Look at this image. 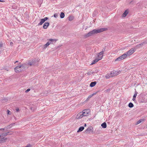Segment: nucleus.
I'll return each mask as SVG.
<instances>
[{
    "label": "nucleus",
    "mask_w": 147,
    "mask_h": 147,
    "mask_svg": "<svg viewBox=\"0 0 147 147\" xmlns=\"http://www.w3.org/2000/svg\"><path fill=\"white\" fill-rule=\"evenodd\" d=\"M60 18H63L65 17V14L63 12H61L60 16Z\"/></svg>",
    "instance_id": "nucleus-24"
},
{
    "label": "nucleus",
    "mask_w": 147,
    "mask_h": 147,
    "mask_svg": "<svg viewBox=\"0 0 147 147\" xmlns=\"http://www.w3.org/2000/svg\"><path fill=\"white\" fill-rule=\"evenodd\" d=\"M7 139L6 138H4L3 137V136L0 135V143H3L5 142V141Z\"/></svg>",
    "instance_id": "nucleus-10"
},
{
    "label": "nucleus",
    "mask_w": 147,
    "mask_h": 147,
    "mask_svg": "<svg viewBox=\"0 0 147 147\" xmlns=\"http://www.w3.org/2000/svg\"><path fill=\"white\" fill-rule=\"evenodd\" d=\"M133 104L131 102H130L128 104V107L130 108H132L134 107Z\"/></svg>",
    "instance_id": "nucleus-25"
},
{
    "label": "nucleus",
    "mask_w": 147,
    "mask_h": 147,
    "mask_svg": "<svg viewBox=\"0 0 147 147\" xmlns=\"http://www.w3.org/2000/svg\"><path fill=\"white\" fill-rule=\"evenodd\" d=\"M4 130V128H1V129H0V130H1V131H2V130L3 131Z\"/></svg>",
    "instance_id": "nucleus-42"
},
{
    "label": "nucleus",
    "mask_w": 147,
    "mask_h": 147,
    "mask_svg": "<svg viewBox=\"0 0 147 147\" xmlns=\"http://www.w3.org/2000/svg\"><path fill=\"white\" fill-rule=\"evenodd\" d=\"M14 124H15V123L11 124H10L9 125V126L10 127H12V126H13V125Z\"/></svg>",
    "instance_id": "nucleus-37"
},
{
    "label": "nucleus",
    "mask_w": 147,
    "mask_h": 147,
    "mask_svg": "<svg viewBox=\"0 0 147 147\" xmlns=\"http://www.w3.org/2000/svg\"><path fill=\"white\" fill-rule=\"evenodd\" d=\"M7 114L8 115H11V111L9 110H7Z\"/></svg>",
    "instance_id": "nucleus-32"
},
{
    "label": "nucleus",
    "mask_w": 147,
    "mask_h": 147,
    "mask_svg": "<svg viewBox=\"0 0 147 147\" xmlns=\"http://www.w3.org/2000/svg\"><path fill=\"white\" fill-rule=\"evenodd\" d=\"M18 62V61H16L15 62V63H17Z\"/></svg>",
    "instance_id": "nucleus-45"
},
{
    "label": "nucleus",
    "mask_w": 147,
    "mask_h": 147,
    "mask_svg": "<svg viewBox=\"0 0 147 147\" xmlns=\"http://www.w3.org/2000/svg\"><path fill=\"white\" fill-rule=\"evenodd\" d=\"M97 92H95L94 93L92 94L93 96V95L96 94H97Z\"/></svg>",
    "instance_id": "nucleus-39"
},
{
    "label": "nucleus",
    "mask_w": 147,
    "mask_h": 147,
    "mask_svg": "<svg viewBox=\"0 0 147 147\" xmlns=\"http://www.w3.org/2000/svg\"><path fill=\"white\" fill-rule=\"evenodd\" d=\"M13 43L12 42H10V45H11V46H12L13 45Z\"/></svg>",
    "instance_id": "nucleus-40"
},
{
    "label": "nucleus",
    "mask_w": 147,
    "mask_h": 147,
    "mask_svg": "<svg viewBox=\"0 0 147 147\" xmlns=\"http://www.w3.org/2000/svg\"><path fill=\"white\" fill-rule=\"evenodd\" d=\"M36 61V60L35 59H32L29 61L28 64L30 66L35 65Z\"/></svg>",
    "instance_id": "nucleus-5"
},
{
    "label": "nucleus",
    "mask_w": 147,
    "mask_h": 147,
    "mask_svg": "<svg viewBox=\"0 0 147 147\" xmlns=\"http://www.w3.org/2000/svg\"><path fill=\"white\" fill-rule=\"evenodd\" d=\"M119 74V72L116 71H112L110 73L111 77H113L114 76H117Z\"/></svg>",
    "instance_id": "nucleus-8"
},
{
    "label": "nucleus",
    "mask_w": 147,
    "mask_h": 147,
    "mask_svg": "<svg viewBox=\"0 0 147 147\" xmlns=\"http://www.w3.org/2000/svg\"><path fill=\"white\" fill-rule=\"evenodd\" d=\"M93 73V72H92L91 71H89V72H88L87 73V74L88 75H90L91 74H92Z\"/></svg>",
    "instance_id": "nucleus-30"
},
{
    "label": "nucleus",
    "mask_w": 147,
    "mask_h": 147,
    "mask_svg": "<svg viewBox=\"0 0 147 147\" xmlns=\"http://www.w3.org/2000/svg\"><path fill=\"white\" fill-rule=\"evenodd\" d=\"M89 111V109H85L84 110L82 113H83L84 116H86L88 115Z\"/></svg>",
    "instance_id": "nucleus-6"
},
{
    "label": "nucleus",
    "mask_w": 147,
    "mask_h": 147,
    "mask_svg": "<svg viewBox=\"0 0 147 147\" xmlns=\"http://www.w3.org/2000/svg\"><path fill=\"white\" fill-rule=\"evenodd\" d=\"M9 132H7V133H5V134H2V136H6L7 135H9L10 134H9Z\"/></svg>",
    "instance_id": "nucleus-28"
},
{
    "label": "nucleus",
    "mask_w": 147,
    "mask_h": 147,
    "mask_svg": "<svg viewBox=\"0 0 147 147\" xmlns=\"http://www.w3.org/2000/svg\"><path fill=\"white\" fill-rule=\"evenodd\" d=\"M48 18L47 17H45L44 18L42 19L45 22L48 19Z\"/></svg>",
    "instance_id": "nucleus-33"
},
{
    "label": "nucleus",
    "mask_w": 147,
    "mask_h": 147,
    "mask_svg": "<svg viewBox=\"0 0 147 147\" xmlns=\"http://www.w3.org/2000/svg\"><path fill=\"white\" fill-rule=\"evenodd\" d=\"M16 111H17V112H18V111H19V108H17V109H16Z\"/></svg>",
    "instance_id": "nucleus-41"
},
{
    "label": "nucleus",
    "mask_w": 147,
    "mask_h": 147,
    "mask_svg": "<svg viewBox=\"0 0 147 147\" xmlns=\"http://www.w3.org/2000/svg\"><path fill=\"white\" fill-rule=\"evenodd\" d=\"M51 43V42H48L47 43H46L44 45V48L46 49L50 45Z\"/></svg>",
    "instance_id": "nucleus-16"
},
{
    "label": "nucleus",
    "mask_w": 147,
    "mask_h": 147,
    "mask_svg": "<svg viewBox=\"0 0 147 147\" xmlns=\"http://www.w3.org/2000/svg\"><path fill=\"white\" fill-rule=\"evenodd\" d=\"M91 130V128L90 127H88V128L86 130V131H87H87H90Z\"/></svg>",
    "instance_id": "nucleus-31"
},
{
    "label": "nucleus",
    "mask_w": 147,
    "mask_h": 147,
    "mask_svg": "<svg viewBox=\"0 0 147 147\" xmlns=\"http://www.w3.org/2000/svg\"><path fill=\"white\" fill-rule=\"evenodd\" d=\"M128 13V11L127 10H125L122 14V16L123 17H125Z\"/></svg>",
    "instance_id": "nucleus-14"
},
{
    "label": "nucleus",
    "mask_w": 147,
    "mask_h": 147,
    "mask_svg": "<svg viewBox=\"0 0 147 147\" xmlns=\"http://www.w3.org/2000/svg\"><path fill=\"white\" fill-rule=\"evenodd\" d=\"M144 121V120L143 119H140L139 120V121H138L136 122V125H137L140 123L142 122H143V121Z\"/></svg>",
    "instance_id": "nucleus-22"
},
{
    "label": "nucleus",
    "mask_w": 147,
    "mask_h": 147,
    "mask_svg": "<svg viewBox=\"0 0 147 147\" xmlns=\"http://www.w3.org/2000/svg\"><path fill=\"white\" fill-rule=\"evenodd\" d=\"M86 123L84 124V126L85 127H86Z\"/></svg>",
    "instance_id": "nucleus-44"
},
{
    "label": "nucleus",
    "mask_w": 147,
    "mask_h": 147,
    "mask_svg": "<svg viewBox=\"0 0 147 147\" xmlns=\"http://www.w3.org/2000/svg\"><path fill=\"white\" fill-rule=\"evenodd\" d=\"M30 89L29 88H28V89H27L25 91V92L26 93H27L29 91H30Z\"/></svg>",
    "instance_id": "nucleus-35"
},
{
    "label": "nucleus",
    "mask_w": 147,
    "mask_h": 147,
    "mask_svg": "<svg viewBox=\"0 0 147 147\" xmlns=\"http://www.w3.org/2000/svg\"><path fill=\"white\" fill-rule=\"evenodd\" d=\"M135 51V50L132 49H131L127 51L126 54L127 55V56H130Z\"/></svg>",
    "instance_id": "nucleus-7"
},
{
    "label": "nucleus",
    "mask_w": 147,
    "mask_h": 147,
    "mask_svg": "<svg viewBox=\"0 0 147 147\" xmlns=\"http://www.w3.org/2000/svg\"><path fill=\"white\" fill-rule=\"evenodd\" d=\"M84 129V127L83 126L80 127L79 128V129L78 130L77 132H81L83 131Z\"/></svg>",
    "instance_id": "nucleus-17"
},
{
    "label": "nucleus",
    "mask_w": 147,
    "mask_h": 147,
    "mask_svg": "<svg viewBox=\"0 0 147 147\" xmlns=\"http://www.w3.org/2000/svg\"><path fill=\"white\" fill-rule=\"evenodd\" d=\"M96 83V82H92L90 84V86L91 87H93L95 85Z\"/></svg>",
    "instance_id": "nucleus-15"
},
{
    "label": "nucleus",
    "mask_w": 147,
    "mask_h": 147,
    "mask_svg": "<svg viewBox=\"0 0 147 147\" xmlns=\"http://www.w3.org/2000/svg\"><path fill=\"white\" fill-rule=\"evenodd\" d=\"M4 44V43H3L2 42H1L0 43V47L1 48L3 47Z\"/></svg>",
    "instance_id": "nucleus-29"
},
{
    "label": "nucleus",
    "mask_w": 147,
    "mask_h": 147,
    "mask_svg": "<svg viewBox=\"0 0 147 147\" xmlns=\"http://www.w3.org/2000/svg\"><path fill=\"white\" fill-rule=\"evenodd\" d=\"M49 24L48 23V22H45L43 26V28L45 29H46L49 26Z\"/></svg>",
    "instance_id": "nucleus-12"
},
{
    "label": "nucleus",
    "mask_w": 147,
    "mask_h": 147,
    "mask_svg": "<svg viewBox=\"0 0 147 147\" xmlns=\"http://www.w3.org/2000/svg\"><path fill=\"white\" fill-rule=\"evenodd\" d=\"M27 68V64L26 63H24L22 64H20L19 66L16 67L14 68V70L16 73H19L24 71Z\"/></svg>",
    "instance_id": "nucleus-2"
},
{
    "label": "nucleus",
    "mask_w": 147,
    "mask_h": 147,
    "mask_svg": "<svg viewBox=\"0 0 147 147\" xmlns=\"http://www.w3.org/2000/svg\"><path fill=\"white\" fill-rule=\"evenodd\" d=\"M127 56V55L126 54H124L116 59L115 60V62L116 61H120L121 60L125 59L126 57Z\"/></svg>",
    "instance_id": "nucleus-4"
},
{
    "label": "nucleus",
    "mask_w": 147,
    "mask_h": 147,
    "mask_svg": "<svg viewBox=\"0 0 147 147\" xmlns=\"http://www.w3.org/2000/svg\"><path fill=\"white\" fill-rule=\"evenodd\" d=\"M84 116L83 115V113H82V112H80L76 116V118L77 119H81Z\"/></svg>",
    "instance_id": "nucleus-9"
},
{
    "label": "nucleus",
    "mask_w": 147,
    "mask_h": 147,
    "mask_svg": "<svg viewBox=\"0 0 147 147\" xmlns=\"http://www.w3.org/2000/svg\"><path fill=\"white\" fill-rule=\"evenodd\" d=\"M111 74H110H110H107L105 76V78L107 79H108L110 78L111 77Z\"/></svg>",
    "instance_id": "nucleus-19"
},
{
    "label": "nucleus",
    "mask_w": 147,
    "mask_h": 147,
    "mask_svg": "<svg viewBox=\"0 0 147 147\" xmlns=\"http://www.w3.org/2000/svg\"><path fill=\"white\" fill-rule=\"evenodd\" d=\"M74 17L71 16H69L68 17L69 20L70 21L74 19Z\"/></svg>",
    "instance_id": "nucleus-23"
},
{
    "label": "nucleus",
    "mask_w": 147,
    "mask_h": 147,
    "mask_svg": "<svg viewBox=\"0 0 147 147\" xmlns=\"http://www.w3.org/2000/svg\"><path fill=\"white\" fill-rule=\"evenodd\" d=\"M145 43V42H143L142 43H141L139 44H138L136 46L134 47V49H136L138 48H140V47H142L143 44Z\"/></svg>",
    "instance_id": "nucleus-11"
},
{
    "label": "nucleus",
    "mask_w": 147,
    "mask_h": 147,
    "mask_svg": "<svg viewBox=\"0 0 147 147\" xmlns=\"http://www.w3.org/2000/svg\"><path fill=\"white\" fill-rule=\"evenodd\" d=\"M0 2H4L5 1H3V0L2 1V0H0Z\"/></svg>",
    "instance_id": "nucleus-43"
},
{
    "label": "nucleus",
    "mask_w": 147,
    "mask_h": 147,
    "mask_svg": "<svg viewBox=\"0 0 147 147\" xmlns=\"http://www.w3.org/2000/svg\"><path fill=\"white\" fill-rule=\"evenodd\" d=\"M100 60L98 58H96L92 62V63L90 64V65H92L95 63L98 62Z\"/></svg>",
    "instance_id": "nucleus-13"
},
{
    "label": "nucleus",
    "mask_w": 147,
    "mask_h": 147,
    "mask_svg": "<svg viewBox=\"0 0 147 147\" xmlns=\"http://www.w3.org/2000/svg\"><path fill=\"white\" fill-rule=\"evenodd\" d=\"M49 40L51 42H56L57 41V40L56 39H49Z\"/></svg>",
    "instance_id": "nucleus-26"
},
{
    "label": "nucleus",
    "mask_w": 147,
    "mask_h": 147,
    "mask_svg": "<svg viewBox=\"0 0 147 147\" xmlns=\"http://www.w3.org/2000/svg\"><path fill=\"white\" fill-rule=\"evenodd\" d=\"M92 96H93L92 94L91 95H89L88 97V98H87V99H88L89 98H91V97H92Z\"/></svg>",
    "instance_id": "nucleus-36"
},
{
    "label": "nucleus",
    "mask_w": 147,
    "mask_h": 147,
    "mask_svg": "<svg viewBox=\"0 0 147 147\" xmlns=\"http://www.w3.org/2000/svg\"><path fill=\"white\" fill-rule=\"evenodd\" d=\"M54 17H55V18H57V17L58 16V15L56 13L54 15Z\"/></svg>",
    "instance_id": "nucleus-34"
},
{
    "label": "nucleus",
    "mask_w": 147,
    "mask_h": 147,
    "mask_svg": "<svg viewBox=\"0 0 147 147\" xmlns=\"http://www.w3.org/2000/svg\"><path fill=\"white\" fill-rule=\"evenodd\" d=\"M101 126L104 128H106L107 127V124L106 123L104 122L101 125Z\"/></svg>",
    "instance_id": "nucleus-20"
},
{
    "label": "nucleus",
    "mask_w": 147,
    "mask_h": 147,
    "mask_svg": "<svg viewBox=\"0 0 147 147\" xmlns=\"http://www.w3.org/2000/svg\"><path fill=\"white\" fill-rule=\"evenodd\" d=\"M8 100L7 99L5 98L3 99L2 100V102L3 103H5Z\"/></svg>",
    "instance_id": "nucleus-27"
},
{
    "label": "nucleus",
    "mask_w": 147,
    "mask_h": 147,
    "mask_svg": "<svg viewBox=\"0 0 147 147\" xmlns=\"http://www.w3.org/2000/svg\"><path fill=\"white\" fill-rule=\"evenodd\" d=\"M30 109H31L32 110V107H30Z\"/></svg>",
    "instance_id": "nucleus-46"
},
{
    "label": "nucleus",
    "mask_w": 147,
    "mask_h": 147,
    "mask_svg": "<svg viewBox=\"0 0 147 147\" xmlns=\"http://www.w3.org/2000/svg\"><path fill=\"white\" fill-rule=\"evenodd\" d=\"M110 90V89H107V90H106L105 91L106 92H109Z\"/></svg>",
    "instance_id": "nucleus-38"
},
{
    "label": "nucleus",
    "mask_w": 147,
    "mask_h": 147,
    "mask_svg": "<svg viewBox=\"0 0 147 147\" xmlns=\"http://www.w3.org/2000/svg\"><path fill=\"white\" fill-rule=\"evenodd\" d=\"M146 128H147V127H146Z\"/></svg>",
    "instance_id": "nucleus-47"
},
{
    "label": "nucleus",
    "mask_w": 147,
    "mask_h": 147,
    "mask_svg": "<svg viewBox=\"0 0 147 147\" xmlns=\"http://www.w3.org/2000/svg\"><path fill=\"white\" fill-rule=\"evenodd\" d=\"M106 51V48H104L102 49V50L101 51L98 53L97 55V58H98L100 60L103 57V55L104 54V53Z\"/></svg>",
    "instance_id": "nucleus-3"
},
{
    "label": "nucleus",
    "mask_w": 147,
    "mask_h": 147,
    "mask_svg": "<svg viewBox=\"0 0 147 147\" xmlns=\"http://www.w3.org/2000/svg\"><path fill=\"white\" fill-rule=\"evenodd\" d=\"M45 22L42 19L40 20V22L38 23V26H40L42 25Z\"/></svg>",
    "instance_id": "nucleus-18"
},
{
    "label": "nucleus",
    "mask_w": 147,
    "mask_h": 147,
    "mask_svg": "<svg viewBox=\"0 0 147 147\" xmlns=\"http://www.w3.org/2000/svg\"><path fill=\"white\" fill-rule=\"evenodd\" d=\"M107 29L106 28H101L97 29H94L90 32L84 35V36L86 38L90 36L93 35L95 34L100 33L104 31H106Z\"/></svg>",
    "instance_id": "nucleus-1"
},
{
    "label": "nucleus",
    "mask_w": 147,
    "mask_h": 147,
    "mask_svg": "<svg viewBox=\"0 0 147 147\" xmlns=\"http://www.w3.org/2000/svg\"><path fill=\"white\" fill-rule=\"evenodd\" d=\"M138 94V92L136 91L135 93L133 96V100L134 101L135 100V98Z\"/></svg>",
    "instance_id": "nucleus-21"
}]
</instances>
